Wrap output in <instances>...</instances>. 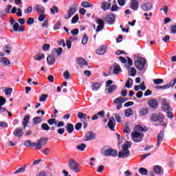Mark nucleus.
<instances>
[{
	"instance_id": "3",
	"label": "nucleus",
	"mask_w": 176,
	"mask_h": 176,
	"mask_svg": "<svg viewBox=\"0 0 176 176\" xmlns=\"http://www.w3.org/2000/svg\"><path fill=\"white\" fill-rule=\"evenodd\" d=\"M48 138L46 137H43L41 139H39L37 142V143H33V146H34V148L36 151H39L40 149H42L43 146L47 144Z\"/></svg>"
},
{
	"instance_id": "35",
	"label": "nucleus",
	"mask_w": 176,
	"mask_h": 176,
	"mask_svg": "<svg viewBox=\"0 0 176 176\" xmlns=\"http://www.w3.org/2000/svg\"><path fill=\"white\" fill-rule=\"evenodd\" d=\"M131 86H133V80L131 78H129L125 83V87L130 89L131 88Z\"/></svg>"
},
{
	"instance_id": "24",
	"label": "nucleus",
	"mask_w": 176,
	"mask_h": 176,
	"mask_svg": "<svg viewBox=\"0 0 176 176\" xmlns=\"http://www.w3.org/2000/svg\"><path fill=\"white\" fill-rule=\"evenodd\" d=\"M96 53L100 56L105 54V53H107V47L104 46L99 47V48L96 50Z\"/></svg>"
},
{
	"instance_id": "20",
	"label": "nucleus",
	"mask_w": 176,
	"mask_h": 176,
	"mask_svg": "<svg viewBox=\"0 0 176 176\" xmlns=\"http://www.w3.org/2000/svg\"><path fill=\"white\" fill-rule=\"evenodd\" d=\"M125 67L127 68L130 76H135L137 75V69L135 68L129 67L127 65H125Z\"/></svg>"
},
{
	"instance_id": "41",
	"label": "nucleus",
	"mask_w": 176,
	"mask_h": 176,
	"mask_svg": "<svg viewBox=\"0 0 176 176\" xmlns=\"http://www.w3.org/2000/svg\"><path fill=\"white\" fill-rule=\"evenodd\" d=\"M48 124L52 126V124H55V126H57V120L56 118H52L47 120Z\"/></svg>"
},
{
	"instance_id": "13",
	"label": "nucleus",
	"mask_w": 176,
	"mask_h": 176,
	"mask_svg": "<svg viewBox=\"0 0 176 176\" xmlns=\"http://www.w3.org/2000/svg\"><path fill=\"white\" fill-rule=\"evenodd\" d=\"M142 10L144 12H149V10H152L153 9V5L151 3H144L141 6Z\"/></svg>"
},
{
	"instance_id": "58",
	"label": "nucleus",
	"mask_w": 176,
	"mask_h": 176,
	"mask_svg": "<svg viewBox=\"0 0 176 176\" xmlns=\"http://www.w3.org/2000/svg\"><path fill=\"white\" fill-rule=\"evenodd\" d=\"M146 113H148V109H142L140 111V115L141 116H145V115H146Z\"/></svg>"
},
{
	"instance_id": "43",
	"label": "nucleus",
	"mask_w": 176,
	"mask_h": 176,
	"mask_svg": "<svg viewBox=\"0 0 176 176\" xmlns=\"http://www.w3.org/2000/svg\"><path fill=\"white\" fill-rule=\"evenodd\" d=\"M25 165L23 167L18 168L16 171L14 172V174H19V173H24L25 171Z\"/></svg>"
},
{
	"instance_id": "38",
	"label": "nucleus",
	"mask_w": 176,
	"mask_h": 176,
	"mask_svg": "<svg viewBox=\"0 0 176 176\" xmlns=\"http://www.w3.org/2000/svg\"><path fill=\"white\" fill-rule=\"evenodd\" d=\"M52 53H56L57 56H61V53H63V48L59 47L58 49H54L52 50Z\"/></svg>"
},
{
	"instance_id": "29",
	"label": "nucleus",
	"mask_w": 176,
	"mask_h": 176,
	"mask_svg": "<svg viewBox=\"0 0 176 176\" xmlns=\"http://www.w3.org/2000/svg\"><path fill=\"white\" fill-rule=\"evenodd\" d=\"M0 63L5 66L10 65V60H9L6 57L1 58Z\"/></svg>"
},
{
	"instance_id": "30",
	"label": "nucleus",
	"mask_w": 176,
	"mask_h": 176,
	"mask_svg": "<svg viewBox=\"0 0 176 176\" xmlns=\"http://www.w3.org/2000/svg\"><path fill=\"white\" fill-rule=\"evenodd\" d=\"M131 9H132V10H137L138 9V1H137V0L131 1Z\"/></svg>"
},
{
	"instance_id": "63",
	"label": "nucleus",
	"mask_w": 176,
	"mask_h": 176,
	"mask_svg": "<svg viewBox=\"0 0 176 176\" xmlns=\"http://www.w3.org/2000/svg\"><path fill=\"white\" fill-rule=\"evenodd\" d=\"M31 12H32V6H29L24 10L25 14H28V13H31Z\"/></svg>"
},
{
	"instance_id": "46",
	"label": "nucleus",
	"mask_w": 176,
	"mask_h": 176,
	"mask_svg": "<svg viewBox=\"0 0 176 176\" xmlns=\"http://www.w3.org/2000/svg\"><path fill=\"white\" fill-rule=\"evenodd\" d=\"M164 82V80L162 78H157L153 80L154 85H162Z\"/></svg>"
},
{
	"instance_id": "34",
	"label": "nucleus",
	"mask_w": 176,
	"mask_h": 176,
	"mask_svg": "<svg viewBox=\"0 0 176 176\" xmlns=\"http://www.w3.org/2000/svg\"><path fill=\"white\" fill-rule=\"evenodd\" d=\"M132 115H133V109L131 108L127 109L124 111V116H126V118H130V116H131Z\"/></svg>"
},
{
	"instance_id": "57",
	"label": "nucleus",
	"mask_w": 176,
	"mask_h": 176,
	"mask_svg": "<svg viewBox=\"0 0 176 176\" xmlns=\"http://www.w3.org/2000/svg\"><path fill=\"white\" fill-rule=\"evenodd\" d=\"M46 19V15L45 13H42L38 16V21H43Z\"/></svg>"
},
{
	"instance_id": "1",
	"label": "nucleus",
	"mask_w": 176,
	"mask_h": 176,
	"mask_svg": "<svg viewBox=\"0 0 176 176\" xmlns=\"http://www.w3.org/2000/svg\"><path fill=\"white\" fill-rule=\"evenodd\" d=\"M129 148H131V144L129 142H126L125 144L122 145V150L118 153V157L124 159L125 157L130 156V151H129Z\"/></svg>"
},
{
	"instance_id": "8",
	"label": "nucleus",
	"mask_w": 176,
	"mask_h": 176,
	"mask_svg": "<svg viewBox=\"0 0 176 176\" xmlns=\"http://www.w3.org/2000/svg\"><path fill=\"white\" fill-rule=\"evenodd\" d=\"M77 63L78 66L81 69H85V68H91L90 65H88L87 62L85 60V58L80 57L77 60Z\"/></svg>"
},
{
	"instance_id": "22",
	"label": "nucleus",
	"mask_w": 176,
	"mask_h": 176,
	"mask_svg": "<svg viewBox=\"0 0 176 176\" xmlns=\"http://www.w3.org/2000/svg\"><path fill=\"white\" fill-rule=\"evenodd\" d=\"M85 137L87 139L85 141H91L96 138V135L93 132L89 131L85 135Z\"/></svg>"
},
{
	"instance_id": "6",
	"label": "nucleus",
	"mask_w": 176,
	"mask_h": 176,
	"mask_svg": "<svg viewBox=\"0 0 176 176\" xmlns=\"http://www.w3.org/2000/svg\"><path fill=\"white\" fill-rule=\"evenodd\" d=\"M134 64L137 69L142 71L145 68V65H146V60L144 58H139L134 62Z\"/></svg>"
},
{
	"instance_id": "51",
	"label": "nucleus",
	"mask_w": 176,
	"mask_h": 176,
	"mask_svg": "<svg viewBox=\"0 0 176 176\" xmlns=\"http://www.w3.org/2000/svg\"><path fill=\"white\" fill-rule=\"evenodd\" d=\"M23 120H24L23 126L25 128V127H27V125L28 124V122L30 120V116H25Z\"/></svg>"
},
{
	"instance_id": "36",
	"label": "nucleus",
	"mask_w": 176,
	"mask_h": 176,
	"mask_svg": "<svg viewBox=\"0 0 176 176\" xmlns=\"http://www.w3.org/2000/svg\"><path fill=\"white\" fill-rule=\"evenodd\" d=\"M81 6L82 8H93V6L91 5V3H90L87 1H82L81 3Z\"/></svg>"
},
{
	"instance_id": "45",
	"label": "nucleus",
	"mask_w": 176,
	"mask_h": 176,
	"mask_svg": "<svg viewBox=\"0 0 176 176\" xmlns=\"http://www.w3.org/2000/svg\"><path fill=\"white\" fill-rule=\"evenodd\" d=\"M3 50L5 53H7V54H10V52H12V47L9 45H6L3 47Z\"/></svg>"
},
{
	"instance_id": "49",
	"label": "nucleus",
	"mask_w": 176,
	"mask_h": 176,
	"mask_svg": "<svg viewBox=\"0 0 176 176\" xmlns=\"http://www.w3.org/2000/svg\"><path fill=\"white\" fill-rule=\"evenodd\" d=\"M50 12L52 14H56V13H58V8L54 6L51 8Z\"/></svg>"
},
{
	"instance_id": "5",
	"label": "nucleus",
	"mask_w": 176,
	"mask_h": 176,
	"mask_svg": "<svg viewBox=\"0 0 176 176\" xmlns=\"http://www.w3.org/2000/svg\"><path fill=\"white\" fill-rule=\"evenodd\" d=\"M122 72V68L116 63H114L112 66L109 68V75H119Z\"/></svg>"
},
{
	"instance_id": "53",
	"label": "nucleus",
	"mask_w": 176,
	"mask_h": 176,
	"mask_svg": "<svg viewBox=\"0 0 176 176\" xmlns=\"http://www.w3.org/2000/svg\"><path fill=\"white\" fill-rule=\"evenodd\" d=\"M47 97H48L47 94L41 95V96L39 98L40 102H43V101H46Z\"/></svg>"
},
{
	"instance_id": "23",
	"label": "nucleus",
	"mask_w": 176,
	"mask_h": 176,
	"mask_svg": "<svg viewBox=\"0 0 176 176\" xmlns=\"http://www.w3.org/2000/svg\"><path fill=\"white\" fill-rule=\"evenodd\" d=\"M128 100L129 99L127 98L118 97L114 100L113 102L114 104H122L123 102H126V101Z\"/></svg>"
},
{
	"instance_id": "50",
	"label": "nucleus",
	"mask_w": 176,
	"mask_h": 176,
	"mask_svg": "<svg viewBox=\"0 0 176 176\" xmlns=\"http://www.w3.org/2000/svg\"><path fill=\"white\" fill-rule=\"evenodd\" d=\"M6 96H8V97H10V94H12V91H13V89H5L3 90Z\"/></svg>"
},
{
	"instance_id": "7",
	"label": "nucleus",
	"mask_w": 176,
	"mask_h": 176,
	"mask_svg": "<svg viewBox=\"0 0 176 176\" xmlns=\"http://www.w3.org/2000/svg\"><path fill=\"white\" fill-rule=\"evenodd\" d=\"M144 138V134L134 131L131 133V140L133 142H141Z\"/></svg>"
},
{
	"instance_id": "25",
	"label": "nucleus",
	"mask_w": 176,
	"mask_h": 176,
	"mask_svg": "<svg viewBox=\"0 0 176 176\" xmlns=\"http://www.w3.org/2000/svg\"><path fill=\"white\" fill-rule=\"evenodd\" d=\"M13 30L15 32H17V31H19V32H21L24 31V28H20V25L19 23L15 22L14 24L13 25Z\"/></svg>"
},
{
	"instance_id": "33",
	"label": "nucleus",
	"mask_w": 176,
	"mask_h": 176,
	"mask_svg": "<svg viewBox=\"0 0 176 176\" xmlns=\"http://www.w3.org/2000/svg\"><path fill=\"white\" fill-rule=\"evenodd\" d=\"M14 134L16 137L19 138L23 137V130L21 129H16L14 132Z\"/></svg>"
},
{
	"instance_id": "10",
	"label": "nucleus",
	"mask_w": 176,
	"mask_h": 176,
	"mask_svg": "<svg viewBox=\"0 0 176 176\" xmlns=\"http://www.w3.org/2000/svg\"><path fill=\"white\" fill-rule=\"evenodd\" d=\"M77 116L78 118H79V119H82V122H84V129H86V127H87V122H86V120L87 119L89 120V119H90V117H87V115L82 112H79Z\"/></svg>"
},
{
	"instance_id": "47",
	"label": "nucleus",
	"mask_w": 176,
	"mask_h": 176,
	"mask_svg": "<svg viewBox=\"0 0 176 176\" xmlns=\"http://www.w3.org/2000/svg\"><path fill=\"white\" fill-rule=\"evenodd\" d=\"M154 171L156 174H162V167L160 166H155L154 167Z\"/></svg>"
},
{
	"instance_id": "21",
	"label": "nucleus",
	"mask_w": 176,
	"mask_h": 176,
	"mask_svg": "<svg viewBox=\"0 0 176 176\" xmlns=\"http://www.w3.org/2000/svg\"><path fill=\"white\" fill-rule=\"evenodd\" d=\"M34 10L38 12V13L41 14L42 13H45V7H43L42 5H36L34 8Z\"/></svg>"
},
{
	"instance_id": "64",
	"label": "nucleus",
	"mask_w": 176,
	"mask_h": 176,
	"mask_svg": "<svg viewBox=\"0 0 176 176\" xmlns=\"http://www.w3.org/2000/svg\"><path fill=\"white\" fill-rule=\"evenodd\" d=\"M10 9H12V6L8 5L5 8V12L9 14V13H10Z\"/></svg>"
},
{
	"instance_id": "48",
	"label": "nucleus",
	"mask_w": 176,
	"mask_h": 176,
	"mask_svg": "<svg viewBox=\"0 0 176 176\" xmlns=\"http://www.w3.org/2000/svg\"><path fill=\"white\" fill-rule=\"evenodd\" d=\"M120 8L118 6V5L116 4H113L110 10L111 12H118V10H119Z\"/></svg>"
},
{
	"instance_id": "39",
	"label": "nucleus",
	"mask_w": 176,
	"mask_h": 176,
	"mask_svg": "<svg viewBox=\"0 0 176 176\" xmlns=\"http://www.w3.org/2000/svg\"><path fill=\"white\" fill-rule=\"evenodd\" d=\"M6 104V99L3 96H0V111L2 109V106Z\"/></svg>"
},
{
	"instance_id": "59",
	"label": "nucleus",
	"mask_w": 176,
	"mask_h": 176,
	"mask_svg": "<svg viewBox=\"0 0 176 176\" xmlns=\"http://www.w3.org/2000/svg\"><path fill=\"white\" fill-rule=\"evenodd\" d=\"M24 145L26 146L27 148H30V146H34V143H31V140H26Z\"/></svg>"
},
{
	"instance_id": "26",
	"label": "nucleus",
	"mask_w": 176,
	"mask_h": 176,
	"mask_svg": "<svg viewBox=\"0 0 176 176\" xmlns=\"http://www.w3.org/2000/svg\"><path fill=\"white\" fill-rule=\"evenodd\" d=\"M47 61L48 63V65H53L54 63H56V58H54V55H50L47 58Z\"/></svg>"
},
{
	"instance_id": "19",
	"label": "nucleus",
	"mask_w": 176,
	"mask_h": 176,
	"mask_svg": "<svg viewBox=\"0 0 176 176\" xmlns=\"http://www.w3.org/2000/svg\"><path fill=\"white\" fill-rule=\"evenodd\" d=\"M135 133H144V131H148L147 127H142L141 125H137L134 127V131Z\"/></svg>"
},
{
	"instance_id": "55",
	"label": "nucleus",
	"mask_w": 176,
	"mask_h": 176,
	"mask_svg": "<svg viewBox=\"0 0 176 176\" xmlns=\"http://www.w3.org/2000/svg\"><path fill=\"white\" fill-rule=\"evenodd\" d=\"M170 34H176V24L170 26Z\"/></svg>"
},
{
	"instance_id": "32",
	"label": "nucleus",
	"mask_w": 176,
	"mask_h": 176,
	"mask_svg": "<svg viewBox=\"0 0 176 176\" xmlns=\"http://www.w3.org/2000/svg\"><path fill=\"white\" fill-rule=\"evenodd\" d=\"M33 58L35 61H41V60H43V58H45V54H36L33 56Z\"/></svg>"
},
{
	"instance_id": "16",
	"label": "nucleus",
	"mask_w": 176,
	"mask_h": 176,
	"mask_svg": "<svg viewBox=\"0 0 176 176\" xmlns=\"http://www.w3.org/2000/svg\"><path fill=\"white\" fill-rule=\"evenodd\" d=\"M111 0H109V2L104 1L101 3L100 8L104 12H107V10L111 9Z\"/></svg>"
},
{
	"instance_id": "11",
	"label": "nucleus",
	"mask_w": 176,
	"mask_h": 176,
	"mask_svg": "<svg viewBox=\"0 0 176 176\" xmlns=\"http://www.w3.org/2000/svg\"><path fill=\"white\" fill-rule=\"evenodd\" d=\"M76 8H78V5H74L72 8H70L68 11V16H65V19L66 20H68V19H70L72 16H74V14H75V13L76 12Z\"/></svg>"
},
{
	"instance_id": "52",
	"label": "nucleus",
	"mask_w": 176,
	"mask_h": 176,
	"mask_svg": "<svg viewBox=\"0 0 176 176\" xmlns=\"http://www.w3.org/2000/svg\"><path fill=\"white\" fill-rule=\"evenodd\" d=\"M88 41H89V37H87V35L85 34L82 39V45H87Z\"/></svg>"
},
{
	"instance_id": "12",
	"label": "nucleus",
	"mask_w": 176,
	"mask_h": 176,
	"mask_svg": "<svg viewBox=\"0 0 176 176\" xmlns=\"http://www.w3.org/2000/svg\"><path fill=\"white\" fill-rule=\"evenodd\" d=\"M116 19V15L113 13H110L106 16L104 20H106V21H107V23L113 24L115 23Z\"/></svg>"
},
{
	"instance_id": "62",
	"label": "nucleus",
	"mask_w": 176,
	"mask_h": 176,
	"mask_svg": "<svg viewBox=\"0 0 176 176\" xmlns=\"http://www.w3.org/2000/svg\"><path fill=\"white\" fill-rule=\"evenodd\" d=\"M134 89H146L145 87V83L142 82L140 85L135 86Z\"/></svg>"
},
{
	"instance_id": "61",
	"label": "nucleus",
	"mask_w": 176,
	"mask_h": 176,
	"mask_svg": "<svg viewBox=\"0 0 176 176\" xmlns=\"http://www.w3.org/2000/svg\"><path fill=\"white\" fill-rule=\"evenodd\" d=\"M34 19L32 17L28 18L27 21L28 25H32L34 24Z\"/></svg>"
},
{
	"instance_id": "17",
	"label": "nucleus",
	"mask_w": 176,
	"mask_h": 176,
	"mask_svg": "<svg viewBox=\"0 0 176 176\" xmlns=\"http://www.w3.org/2000/svg\"><path fill=\"white\" fill-rule=\"evenodd\" d=\"M175 83H176V80L173 79V80H170V82L165 85L164 86H159V87H157V89H167V88L174 87V86H175Z\"/></svg>"
},
{
	"instance_id": "40",
	"label": "nucleus",
	"mask_w": 176,
	"mask_h": 176,
	"mask_svg": "<svg viewBox=\"0 0 176 176\" xmlns=\"http://www.w3.org/2000/svg\"><path fill=\"white\" fill-rule=\"evenodd\" d=\"M41 122H42V118L41 117H35L33 119V123L34 124H39V123H41Z\"/></svg>"
},
{
	"instance_id": "54",
	"label": "nucleus",
	"mask_w": 176,
	"mask_h": 176,
	"mask_svg": "<svg viewBox=\"0 0 176 176\" xmlns=\"http://www.w3.org/2000/svg\"><path fill=\"white\" fill-rule=\"evenodd\" d=\"M60 27H61V21H58L57 23L54 26V30H60Z\"/></svg>"
},
{
	"instance_id": "18",
	"label": "nucleus",
	"mask_w": 176,
	"mask_h": 176,
	"mask_svg": "<svg viewBox=\"0 0 176 176\" xmlns=\"http://www.w3.org/2000/svg\"><path fill=\"white\" fill-rule=\"evenodd\" d=\"M163 138H164V131H161L157 137V146H160V144H162V142L163 141Z\"/></svg>"
},
{
	"instance_id": "27",
	"label": "nucleus",
	"mask_w": 176,
	"mask_h": 176,
	"mask_svg": "<svg viewBox=\"0 0 176 176\" xmlns=\"http://www.w3.org/2000/svg\"><path fill=\"white\" fill-rule=\"evenodd\" d=\"M113 122H115V120L113 118H110L107 124L108 127H109L111 131H115V123Z\"/></svg>"
},
{
	"instance_id": "37",
	"label": "nucleus",
	"mask_w": 176,
	"mask_h": 176,
	"mask_svg": "<svg viewBox=\"0 0 176 176\" xmlns=\"http://www.w3.org/2000/svg\"><path fill=\"white\" fill-rule=\"evenodd\" d=\"M101 86H102V82H93L91 87L93 89H100V87H101Z\"/></svg>"
},
{
	"instance_id": "60",
	"label": "nucleus",
	"mask_w": 176,
	"mask_h": 176,
	"mask_svg": "<svg viewBox=\"0 0 176 176\" xmlns=\"http://www.w3.org/2000/svg\"><path fill=\"white\" fill-rule=\"evenodd\" d=\"M79 20V16L76 14L72 19V24H75Z\"/></svg>"
},
{
	"instance_id": "56",
	"label": "nucleus",
	"mask_w": 176,
	"mask_h": 176,
	"mask_svg": "<svg viewBox=\"0 0 176 176\" xmlns=\"http://www.w3.org/2000/svg\"><path fill=\"white\" fill-rule=\"evenodd\" d=\"M76 148L78 151H85V148H86V144H81L80 145H78Z\"/></svg>"
},
{
	"instance_id": "42",
	"label": "nucleus",
	"mask_w": 176,
	"mask_h": 176,
	"mask_svg": "<svg viewBox=\"0 0 176 176\" xmlns=\"http://www.w3.org/2000/svg\"><path fill=\"white\" fill-rule=\"evenodd\" d=\"M139 173H140L142 175H146L148 174V170L145 168H139Z\"/></svg>"
},
{
	"instance_id": "2",
	"label": "nucleus",
	"mask_w": 176,
	"mask_h": 176,
	"mask_svg": "<svg viewBox=\"0 0 176 176\" xmlns=\"http://www.w3.org/2000/svg\"><path fill=\"white\" fill-rule=\"evenodd\" d=\"M150 120H151V122H160L161 126H164V127L167 126V124L163 122V120H164V116H163L162 113H160L158 114H152L150 117Z\"/></svg>"
},
{
	"instance_id": "4",
	"label": "nucleus",
	"mask_w": 176,
	"mask_h": 176,
	"mask_svg": "<svg viewBox=\"0 0 176 176\" xmlns=\"http://www.w3.org/2000/svg\"><path fill=\"white\" fill-rule=\"evenodd\" d=\"M68 166L72 171H74L75 173H80V165H79V164H78L75 160L70 159Z\"/></svg>"
},
{
	"instance_id": "28",
	"label": "nucleus",
	"mask_w": 176,
	"mask_h": 176,
	"mask_svg": "<svg viewBox=\"0 0 176 176\" xmlns=\"http://www.w3.org/2000/svg\"><path fill=\"white\" fill-rule=\"evenodd\" d=\"M148 105L151 108H157V100L155 99L148 100Z\"/></svg>"
},
{
	"instance_id": "15",
	"label": "nucleus",
	"mask_w": 176,
	"mask_h": 176,
	"mask_svg": "<svg viewBox=\"0 0 176 176\" xmlns=\"http://www.w3.org/2000/svg\"><path fill=\"white\" fill-rule=\"evenodd\" d=\"M96 21L97 24H99L96 28V32H100V31H102V28H104V21H102V19H98V17H96Z\"/></svg>"
},
{
	"instance_id": "31",
	"label": "nucleus",
	"mask_w": 176,
	"mask_h": 176,
	"mask_svg": "<svg viewBox=\"0 0 176 176\" xmlns=\"http://www.w3.org/2000/svg\"><path fill=\"white\" fill-rule=\"evenodd\" d=\"M66 129H67V131L71 134L72 133H74V124H70V123H67V126H66Z\"/></svg>"
},
{
	"instance_id": "9",
	"label": "nucleus",
	"mask_w": 176,
	"mask_h": 176,
	"mask_svg": "<svg viewBox=\"0 0 176 176\" xmlns=\"http://www.w3.org/2000/svg\"><path fill=\"white\" fill-rule=\"evenodd\" d=\"M161 108L164 112L166 111H171V108L170 107V104L167 102V100L165 98L161 99Z\"/></svg>"
},
{
	"instance_id": "14",
	"label": "nucleus",
	"mask_w": 176,
	"mask_h": 176,
	"mask_svg": "<svg viewBox=\"0 0 176 176\" xmlns=\"http://www.w3.org/2000/svg\"><path fill=\"white\" fill-rule=\"evenodd\" d=\"M104 156H112L113 157H115L118 156V151L116 149H108L104 151Z\"/></svg>"
},
{
	"instance_id": "44",
	"label": "nucleus",
	"mask_w": 176,
	"mask_h": 176,
	"mask_svg": "<svg viewBox=\"0 0 176 176\" xmlns=\"http://www.w3.org/2000/svg\"><path fill=\"white\" fill-rule=\"evenodd\" d=\"M41 129H43V130L45 131H49V130H50V127L47 123L42 124Z\"/></svg>"
}]
</instances>
